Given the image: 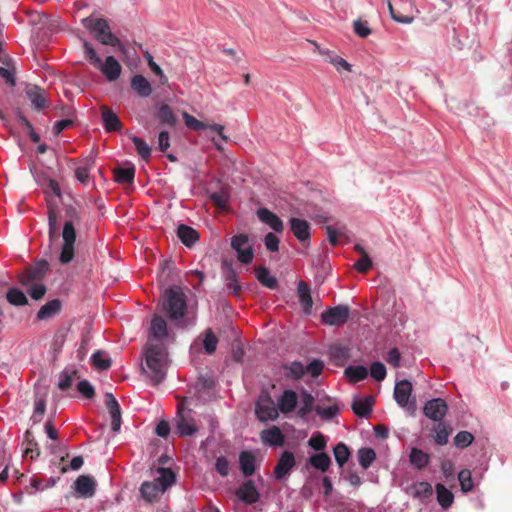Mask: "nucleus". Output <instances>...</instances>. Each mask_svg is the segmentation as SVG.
I'll return each instance as SVG.
<instances>
[{
    "label": "nucleus",
    "mask_w": 512,
    "mask_h": 512,
    "mask_svg": "<svg viewBox=\"0 0 512 512\" xmlns=\"http://www.w3.org/2000/svg\"><path fill=\"white\" fill-rule=\"evenodd\" d=\"M215 470L217 473H219L222 477H226L229 475L230 472V463L228 459L225 456H219L216 458L215 461Z\"/></svg>",
    "instance_id": "obj_59"
},
{
    "label": "nucleus",
    "mask_w": 512,
    "mask_h": 512,
    "mask_svg": "<svg viewBox=\"0 0 512 512\" xmlns=\"http://www.w3.org/2000/svg\"><path fill=\"white\" fill-rule=\"evenodd\" d=\"M345 375L352 382H359L364 380L368 375V370L364 366H349L345 369Z\"/></svg>",
    "instance_id": "obj_44"
},
{
    "label": "nucleus",
    "mask_w": 512,
    "mask_h": 512,
    "mask_svg": "<svg viewBox=\"0 0 512 512\" xmlns=\"http://www.w3.org/2000/svg\"><path fill=\"white\" fill-rule=\"evenodd\" d=\"M218 343V338L213 333L211 329H207L205 332V338L203 341V346L208 354H213L216 351Z\"/></svg>",
    "instance_id": "obj_52"
},
{
    "label": "nucleus",
    "mask_w": 512,
    "mask_h": 512,
    "mask_svg": "<svg viewBox=\"0 0 512 512\" xmlns=\"http://www.w3.org/2000/svg\"><path fill=\"white\" fill-rule=\"evenodd\" d=\"M320 53L326 56V61L332 64L338 72H342L343 70L347 72L352 71V65L349 64L344 58L334 54L331 51H320Z\"/></svg>",
    "instance_id": "obj_35"
},
{
    "label": "nucleus",
    "mask_w": 512,
    "mask_h": 512,
    "mask_svg": "<svg viewBox=\"0 0 512 512\" xmlns=\"http://www.w3.org/2000/svg\"><path fill=\"white\" fill-rule=\"evenodd\" d=\"M58 213L53 207L48 208L49 236L53 238L57 233Z\"/></svg>",
    "instance_id": "obj_60"
},
{
    "label": "nucleus",
    "mask_w": 512,
    "mask_h": 512,
    "mask_svg": "<svg viewBox=\"0 0 512 512\" xmlns=\"http://www.w3.org/2000/svg\"><path fill=\"white\" fill-rule=\"evenodd\" d=\"M354 33L361 38H366L371 34V29L367 21L358 19L353 23Z\"/></svg>",
    "instance_id": "obj_58"
},
{
    "label": "nucleus",
    "mask_w": 512,
    "mask_h": 512,
    "mask_svg": "<svg viewBox=\"0 0 512 512\" xmlns=\"http://www.w3.org/2000/svg\"><path fill=\"white\" fill-rule=\"evenodd\" d=\"M49 270V263L42 259L34 265L27 267L18 276V281L22 286L28 287L30 284L41 282Z\"/></svg>",
    "instance_id": "obj_8"
},
{
    "label": "nucleus",
    "mask_w": 512,
    "mask_h": 512,
    "mask_svg": "<svg viewBox=\"0 0 512 512\" xmlns=\"http://www.w3.org/2000/svg\"><path fill=\"white\" fill-rule=\"evenodd\" d=\"M168 335L167 323L162 316L154 315L149 328V336L154 342H161Z\"/></svg>",
    "instance_id": "obj_22"
},
{
    "label": "nucleus",
    "mask_w": 512,
    "mask_h": 512,
    "mask_svg": "<svg viewBox=\"0 0 512 512\" xmlns=\"http://www.w3.org/2000/svg\"><path fill=\"white\" fill-rule=\"evenodd\" d=\"M159 477L153 481H145L141 484L140 494L148 503L157 500L159 495L166 491L175 482V474L169 468H159Z\"/></svg>",
    "instance_id": "obj_5"
},
{
    "label": "nucleus",
    "mask_w": 512,
    "mask_h": 512,
    "mask_svg": "<svg viewBox=\"0 0 512 512\" xmlns=\"http://www.w3.org/2000/svg\"><path fill=\"white\" fill-rule=\"evenodd\" d=\"M297 293L303 312L305 314H310L312 311L313 300L309 285L304 281H299L297 285Z\"/></svg>",
    "instance_id": "obj_28"
},
{
    "label": "nucleus",
    "mask_w": 512,
    "mask_h": 512,
    "mask_svg": "<svg viewBox=\"0 0 512 512\" xmlns=\"http://www.w3.org/2000/svg\"><path fill=\"white\" fill-rule=\"evenodd\" d=\"M83 49L85 58L88 60V62L94 67L98 68L105 75L107 80L115 81L120 77L122 67L115 57L107 56L105 61L102 62L95 49L86 40H83Z\"/></svg>",
    "instance_id": "obj_4"
},
{
    "label": "nucleus",
    "mask_w": 512,
    "mask_h": 512,
    "mask_svg": "<svg viewBox=\"0 0 512 512\" xmlns=\"http://www.w3.org/2000/svg\"><path fill=\"white\" fill-rule=\"evenodd\" d=\"M373 404L374 400L372 397L357 399L352 403V410L358 417L367 418L372 412Z\"/></svg>",
    "instance_id": "obj_31"
},
{
    "label": "nucleus",
    "mask_w": 512,
    "mask_h": 512,
    "mask_svg": "<svg viewBox=\"0 0 512 512\" xmlns=\"http://www.w3.org/2000/svg\"><path fill=\"white\" fill-rule=\"evenodd\" d=\"M82 25L94 34V38L103 45L121 46V42L111 31L107 20L91 16L82 19Z\"/></svg>",
    "instance_id": "obj_6"
},
{
    "label": "nucleus",
    "mask_w": 512,
    "mask_h": 512,
    "mask_svg": "<svg viewBox=\"0 0 512 512\" xmlns=\"http://www.w3.org/2000/svg\"><path fill=\"white\" fill-rule=\"evenodd\" d=\"M314 401V397L310 393H303L301 398V407L297 412L298 416L305 418L311 412Z\"/></svg>",
    "instance_id": "obj_50"
},
{
    "label": "nucleus",
    "mask_w": 512,
    "mask_h": 512,
    "mask_svg": "<svg viewBox=\"0 0 512 512\" xmlns=\"http://www.w3.org/2000/svg\"><path fill=\"white\" fill-rule=\"evenodd\" d=\"M298 403V395L295 391L287 389L284 390L282 395L278 399L277 407L278 411L283 414H288L295 410Z\"/></svg>",
    "instance_id": "obj_24"
},
{
    "label": "nucleus",
    "mask_w": 512,
    "mask_h": 512,
    "mask_svg": "<svg viewBox=\"0 0 512 512\" xmlns=\"http://www.w3.org/2000/svg\"><path fill=\"white\" fill-rule=\"evenodd\" d=\"M236 496L246 504H254L259 500V492L254 481L247 480L236 490Z\"/></svg>",
    "instance_id": "obj_18"
},
{
    "label": "nucleus",
    "mask_w": 512,
    "mask_h": 512,
    "mask_svg": "<svg viewBox=\"0 0 512 512\" xmlns=\"http://www.w3.org/2000/svg\"><path fill=\"white\" fill-rule=\"evenodd\" d=\"M130 139L132 140L133 144L135 145V148L137 150V153L139 156L148 162L150 160L151 156V148L149 145L142 139L137 136H130Z\"/></svg>",
    "instance_id": "obj_43"
},
{
    "label": "nucleus",
    "mask_w": 512,
    "mask_h": 512,
    "mask_svg": "<svg viewBox=\"0 0 512 512\" xmlns=\"http://www.w3.org/2000/svg\"><path fill=\"white\" fill-rule=\"evenodd\" d=\"M105 404L111 416V428L118 432L121 427V410L117 399L111 393L105 395Z\"/></svg>",
    "instance_id": "obj_17"
},
{
    "label": "nucleus",
    "mask_w": 512,
    "mask_h": 512,
    "mask_svg": "<svg viewBox=\"0 0 512 512\" xmlns=\"http://www.w3.org/2000/svg\"><path fill=\"white\" fill-rule=\"evenodd\" d=\"M227 288L233 292L234 295L239 296L241 293V286L238 284L237 275L234 270L230 269L226 275Z\"/></svg>",
    "instance_id": "obj_55"
},
{
    "label": "nucleus",
    "mask_w": 512,
    "mask_h": 512,
    "mask_svg": "<svg viewBox=\"0 0 512 512\" xmlns=\"http://www.w3.org/2000/svg\"><path fill=\"white\" fill-rule=\"evenodd\" d=\"M131 87L141 97H148L152 93L149 81L142 75H135L132 77Z\"/></svg>",
    "instance_id": "obj_33"
},
{
    "label": "nucleus",
    "mask_w": 512,
    "mask_h": 512,
    "mask_svg": "<svg viewBox=\"0 0 512 512\" xmlns=\"http://www.w3.org/2000/svg\"><path fill=\"white\" fill-rule=\"evenodd\" d=\"M145 366L143 372L151 380L153 385H158L166 377L168 366V353L162 342H154L149 339L144 349Z\"/></svg>",
    "instance_id": "obj_1"
},
{
    "label": "nucleus",
    "mask_w": 512,
    "mask_h": 512,
    "mask_svg": "<svg viewBox=\"0 0 512 512\" xmlns=\"http://www.w3.org/2000/svg\"><path fill=\"white\" fill-rule=\"evenodd\" d=\"M255 414L261 422L276 420L279 416L278 407L268 390L263 389L255 403Z\"/></svg>",
    "instance_id": "obj_7"
},
{
    "label": "nucleus",
    "mask_w": 512,
    "mask_h": 512,
    "mask_svg": "<svg viewBox=\"0 0 512 512\" xmlns=\"http://www.w3.org/2000/svg\"><path fill=\"white\" fill-rule=\"evenodd\" d=\"M412 394V384L408 380H401L396 383L394 388V399L396 403L405 408L408 406L410 396Z\"/></svg>",
    "instance_id": "obj_21"
},
{
    "label": "nucleus",
    "mask_w": 512,
    "mask_h": 512,
    "mask_svg": "<svg viewBox=\"0 0 512 512\" xmlns=\"http://www.w3.org/2000/svg\"><path fill=\"white\" fill-rule=\"evenodd\" d=\"M376 459V453L372 448H361L358 450V460L360 465L367 469Z\"/></svg>",
    "instance_id": "obj_48"
},
{
    "label": "nucleus",
    "mask_w": 512,
    "mask_h": 512,
    "mask_svg": "<svg viewBox=\"0 0 512 512\" xmlns=\"http://www.w3.org/2000/svg\"><path fill=\"white\" fill-rule=\"evenodd\" d=\"M449 434V429L440 423L438 425V429L436 430L435 442L438 445H445L448 442Z\"/></svg>",
    "instance_id": "obj_64"
},
{
    "label": "nucleus",
    "mask_w": 512,
    "mask_h": 512,
    "mask_svg": "<svg viewBox=\"0 0 512 512\" xmlns=\"http://www.w3.org/2000/svg\"><path fill=\"white\" fill-rule=\"evenodd\" d=\"M65 215L68 218L62 230L63 245L59 256L62 264H68L74 258V244L76 241L75 223L81 220L80 211L72 205L65 208Z\"/></svg>",
    "instance_id": "obj_2"
},
{
    "label": "nucleus",
    "mask_w": 512,
    "mask_h": 512,
    "mask_svg": "<svg viewBox=\"0 0 512 512\" xmlns=\"http://www.w3.org/2000/svg\"><path fill=\"white\" fill-rule=\"evenodd\" d=\"M46 409V402L43 398L35 401L34 413L31 417L34 423L40 422Z\"/></svg>",
    "instance_id": "obj_62"
},
{
    "label": "nucleus",
    "mask_w": 512,
    "mask_h": 512,
    "mask_svg": "<svg viewBox=\"0 0 512 512\" xmlns=\"http://www.w3.org/2000/svg\"><path fill=\"white\" fill-rule=\"evenodd\" d=\"M334 457L337 462V464L340 467H343L344 464L349 460L351 452L348 448V446L343 443L339 442L333 449Z\"/></svg>",
    "instance_id": "obj_42"
},
{
    "label": "nucleus",
    "mask_w": 512,
    "mask_h": 512,
    "mask_svg": "<svg viewBox=\"0 0 512 512\" xmlns=\"http://www.w3.org/2000/svg\"><path fill=\"white\" fill-rule=\"evenodd\" d=\"M248 241V236L245 234L235 235L231 240V246L237 252L238 260L243 264L251 263L254 256L253 248Z\"/></svg>",
    "instance_id": "obj_9"
},
{
    "label": "nucleus",
    "mask_w": 512,
    "mask_h": 512,
    "mask_svg": "<svg viewBox=\"0 0 512 512\" xmlns=\"http://www.w3.org/2000/svg\"><path fill=\"white\" fill-rule=\"evenodd\" d=\"M331 463L332 460L330 456L325 452L313 454L308 458V464L321 472H326Z\"/></svg>",
    "instance_id": "obj_32"
},
{
    "label": "nucleus",
    "mask_w": 512,
    "mask_h": 512,
    "mask_svg": "<svg viewBox=\"0 0 512 512\" xmlns=\"http://www.w3.org/2000/svg\"><path fill=\"white\" fill-rule=\"evenodd\" d=\"M411 489L413 490V496L420 499H426L433 493L431 484L424 481L414 483Z\"/></svg>",
    "instance_id": "obj_47"
},
{
    "label": "nucleus",
    "mask_w": 512,
    "mask_h": 512,
    "mask_svg": "<svg viewBox=\"0 0 512 512\" xmlns=\"http://www.w3.org/2000/svg\"><path fill=\"white\" fill-rule=\"evenodd\" d=\"M156 117L161 124L168 125L170 127H175L177 124V117L168 104H162L159 107Z\"/></svg>",
    "instance_id": "obj_34"
},
{
    "label": "nucleus",
    "mask_w": 512,
    "mask_h": 512,
    "mask_svg": "<svg viewBox=\"0 0 512 512\" xmlns=\"http://www.w3.org/2000/svg\"><path fill=\"white\" fill-rule=\"evenodd\" d=\"M162 311L172 320H181L187 311V297L179 286H173L165 290L162 301Z\"/></svg>",
    "instance_id": "obj_3"
},
{
    "label": "nucleus",
    "mask_w": 512,
    "mask_h": 512,
    "mask_svg": "<svg viewBox=\"0 0 512 512\" xmlns=\"http://www.w3.org/2000/svg\"><path fill=\"white\" fill-rule=\"evenodd\" d=\"M458 480L460 483L461 490L464 493H467L473 489V480L471 471L468 469H463L458 473Z\"/></svg>",
    "instance_id": "obj_51"
},
{
    "label": "nucleus",
    "mask_w": 512,
    "mask_h": 512,
    "mask_svg": "<svg viewBox=\"0 0 512 512\" xmlns=\"http://www.w3.org/2000/svg\"><path fill=\"white\" fill-rule=\"evenodd\" d=\"M102 122L106 132H116L122 128V123L115 112L107 106L101 107Z\"/></svg>",
    "instance_id": "obj_25"
},
{
    "label": "nucleus",
    "mask_w": 512,
    "mask_h": 512,
    "mask_svg": "<svg viewBox=\"0 0 512 512\" xmlns=\"http://www.w3.org/2000/svg\"><path fill=\"white\" fill-rule=\"evenodd\" d=\"M474 440V436L468 431H460L454 437V444L458 448H466Z\"/></svg>",
    "instance_id": "obj_53"
},
{
    "label": "nucleus",
    "mask_w": 512,
    "mask_h": 512,
    "mask_svg": "<svg viewBox=\"0 0 512 512\" xmlns=\"http://www.w3.org/2000/svg\"><path fill=\"white\" fill-rule=\"evenodd\" d=\"M92 365L98 370H108L111 367V360L104 357V352L98 350L91 356Z\"/></svg>",
    "instance_id": "obj_49"
},
{
    "label": "nucleus",
    "mask_w": 512,
    "mask_h": 512,
    "mask_svg": "<svg viewBox=\"0 0 512 512\" xmlns=\"http://www.w3.org/2000/svg\"><path fill=\"white\" fill-rule=\"evenodd\" d=\"M261 440L264 443L274 447H281L285 443V437L281 429L277 426L263 430L261 432Z\"/></svg>",
    "instance_id": "obj_27"
},
{
    "label": "nucleus",
    "mask_w": 512,
    "mask_h": 512,
    "mask_svg": "<svg viewBox=\"0 0 512 512\" xmlns=\"http://www.w3.org/2000/svg\"><path fill=\"white\" fill-rule=\"evenodd\" d=\"M25 94L34 110L41 111L48 106V99L43 88L37 85H27Z\"/></svg>",
    "instance_id": "obj_14"
},
{
    "label": "nucleus",
    "mask_w": 512,
    "mask_h": 512,
    "mask_svg": "<svg viewBox=\"0 0 512 512\" xmlns=\"http://www.w3.org/2000/svg\"><path fill=\"white\" fill-rule=\"evenodd\" d=\"M296 465V459L291 451H283L274 467V477L278 480L286 478Z\"/></svg>",
    "instance_id": "obj_12"
},
{
    "label": "nucleus",
    "mask_w": 512,
    "mask_h": 512,
    "mask_svg": "<svg viewBox=\"0 0 512 512\" xmlns=\"http://www.w3.org/2000/svg\"><path fill=\"white\" fill-rule=\"evenodd\" d=\"M315 411H316V413L318 415H320L321 417H323L325 419H332L339 412V408L335 404L334 405H330L328 407L316 406L315 407Z\"/></svg>",
    "instance_id": "obj_61"
},
{
    "label": "nucleus",
    "mask_w": 512,
    "mask_h": 512,
    "mask_svg": "<svg viewBox=\"0 0 512 512\" xmlns=\"http://www.w3.org/2000/svg\"><path fill=\"white\" fill-rule=\"evenodd\" d=\"M61 301L59 299H53L44 304L37 312L38 320H47L58 314L61 310Z\"/></svg>",
    "instance_id": "obj_30"
},
{
    "label": "nucleus",
    "mask_w": 512,
    "mask_h": 512,
    "mask_svg": "<svg viewBox=\"0 0 512 512\" xmlns=\"http://www.w3.org/2000/svg\"><path fill=\"white\" fill-rule=\"evenodd\" d=\"M409 460L414 467L421 470L429 464L430 456L421 449L412 448Z\"/></svg>",
    "instance_id": "obj_38"
},
{
    "label": "nucleus",
    "mask_w": 512,
    "mask_h": 512,
    "mask_svg": "<svg viewBox=\"0 0 512 512\" xmlns=\"http://www.w3.org/2000/svg\"><path fill=\"white\" fill-rule=\"evenodd\" d=\"M290 230L302 243L309 242L311 238L310 224L308 221L296 217L289 219Z\"/></svg>",
    "instance_id": "obj_16"
},
{
    "label": "nucleus",
    "mask_w": 512,
    "mask_h": 512,
    "mask_svg": "<svg viewBox=\"0 0 512 512\" xmlns=\"http://www.w3.org/2000/svg\"><path fill=\"white\" fill-rule=\"evenodd\" d=\"M284 369L286 371L285 376L292 379H300L306 372L304 365L298 361L285 365Z\"/></svg>",
    "instance_id": "obj_46"
},
{
    "label": "nucleus",
    "mask_w": 512,
    "mask_h": 512,
    "mask_svg": "<svg viewBox=\"0 0 512 512\" xmlns=\"http://www.w3.org/2000/svg\"><path fill=\"white\" fill-rule=\"evenodd\" d=\"M448 410L446 402L441 398H435L426 402L423 412L429 419L440 422L445 417Z\"/></svg>",
    "instance_id": "obj_13"
},
{
    "label": "nucleus",
    "mask_w": 512,
    "mask_h": 512,
    "mask_svg": "<svg viewBox=\"0 0 512 512\" xmlns=\"http://www.w3.org/2000/svg\"><path fill=\"white\" fill-rule=\"evenodd\" d=\"M239 468L245 477L252 476L256 471V457L251 451H242L239 454Z\"/></svg>",
    "instance_id": "obj_26"
},
{
    "label": "nucleus",
    "mask_w": 512,
    "mask_h": 512,
    "mask_svg": "<svg viewBox=\"0 0 512 512\" xmlns=\"http://www.w3.org/2000/svg\"><path fill=\"white\" fill-rule=\"evenodd\" d=\"M177 236L187 247H192L199 240V233L194 228L185 224L178 226Z\"/></svg>",
    "instance_id": "obj_29"
},
{
    "label": "nucleus",
    "mask_w": 512,
    "mask_h": 512,
    "mask_svg": "<svg viewBox=\"0 0 512 512\" xmlns=\"http://www.w3.org/2000/svg\"><path fill=\"white\" fill-rule=\"evenodd\" d=\"M75 377H78L77 370L69 371V370L65 369L59 375V382L57 385L58 388L62 391L68 390L72 386L73 379Z\"/></svg>",
    "instance_id": "obj_45"
},
{
    "label": "nucleus",
    "mask_w": 512,
    "mask_h": 512,
    "mask_svg": "<svg viewBox=\"0 0 512 512\" xmlns=\"http://www.w3.org/2000/svg\"><path fill=\"white\" fill-rule=\"evenodd\" d=\"M77 390L87 399H91L95 395L94 387L87 380L80 381Z\"/></svg>",
    "instance_id": "obj_63"
},
{
    "label": "nucleus",
    "mask_w": 512,
    "mask_h": 512,
    "mask_svg": "<svg viewBox=\"0 0 512 512\" xmlns=\"http://www.w3.org/2000/svg\"><path fill=\"white\" fill-rule=\"evenodd\" d=\"M197 431V426L193 418L184 415V407L182 404L178 405L177 419H176V433L179 436H191Z\"/></svg>",
    "instance_id": "obj_15"
},
{
    "label": "nucleus",
    "mask_w": 512,
    "mask_h": 512,
    "mask_svg": "<svg viewBox=\"0 0 512 512\" xmlns=\"http://www.w3.org/2000/svg\"><path fill=\"white\" fill-rule=\"evenodd\" d=\"M321 317L322 321L327 325L340 326L348 321L350 308L345 305H338L323 312Z\"/></svg>",
    "instance_id": "obj_10"
},
{
    "label": "nucleus",
    "mask_w": 512,
    "mask_h": 512,
    "mask_svg": "<svg viewBox=\"0 0 512 512\" xmlns=\"http://www.w3.org/2000/svg\"><path fill=\"white\" fill-rule=\"evenodd\" d=\"M308 445L313 450L322 452L327 446V441H326V438L324 437V435H322L321 433H317L316 435H313L309 439Z\"/></svg>",
    "instance_id": "obj_57"
},
{
    "label": "nucleus",
    "mask_w": 512,
    "mask_h": 512,
    "mask_svg": "<svg viewBox=\"0 0 512 512\" xmlns=\"http://www.w3.org/2000/svg\"><path fill=\"white\" fill-rule=\"evenodd\" d=\"M257 280L269 289H276L278 287L277 279L272 276L266 267L260 266L255 268Z\"/></svg>",
    "instance_id": "obj_37"
},
{
    "label": "nucleus",
    "mask_w": 512,
    "mask_h": 512,
    "mask_svg": "<svg viewBox=\"0 0 512 512\" xmlns=\"http://www.w3.org/2000/svg\"><path fill=\"white\" fill-rule=\"evenodd\" d=\"M6 299L13 306H24L28 304V299L24 292L18 288H10L6 293Z\"/></svg>",
    "instance_id": "obj_41"
},
{
    "label": "nucleus",
    "mask_w": 512,
    "mask_h": 512,
    "mask_svg": "<svg viewBox=\"0 0 512 512\" xmlns=\"http://www.w3.org/2000/svg\"><path fill=\"white\" fill-rule=\"evenodd\" d=\"M437 501L444 509L449 508L453 501L454 496L443 484L438 483L436 485Z\"/></svg>",
    "instance_id": "obj_39"
},
{
    "label": "nucleus",
    "mask_w": 512,
    "mask_h": 512,
    "mask_svg": "<svg viewBox=\"0 0 512 512\" xmlns=\"http://www.w3.org/2000/svg\"><path fill=\"white\" fill-rule=\"evenodd\" d=\"M329 355L336 365L342 366L349 359L350 352L347 347L336 344L329 348Z\"/></svg>",
    "instance_id": "obj_36"
},
{
    "label": "nucleus",
    "mask_w": 512,
    "mask_h": 512,
    "mask_svg": "<svg viewBox=\"0 0 512 512\" xmlns=\"http://www.w3.org/2000/svg\"><path fill=\"white\" fill-rule=\"evenodd\" d=\"M135 177L134 166L114 169L115 181L120 184L133 183Z\"/></svg>",
    "instance_id": "obj_40"
},
{
    "label": "nucleus",
    "mask_w": 512,
    "mask_h": 512,
    "mask_svg": "<svg viewBox=\"0 0 512 512\" xmlns=\"http://www.w3.org/2000/svg\"><path fill=\"white\" fill-rule=\"evenodd\" d=\"M370 375L376 381H382L386 377V367L381 362H373L370 366Z\"/></svg>",
    "instance_id": "obj_56"
},
{
    "label": "nucleus",
    "mask_w": 512,
    "mask_h": 512,
    "mask_svg": "<svg viewBox=\"0 0 512 512\" xmlns=\"http://www.w3.org/2000/svg\"><path fill=\"white\" fill-rule=\"evenodd\" d=\"M182 117L184 119L185 125L192 130L200 131L205 129H211L215 131L221 140L224 142H227L229 140L228 136L224 134V126L220 124H206L198 119H196L194 116L190 115L188 112L184 111L182 112Z\"/></svg>",
    "instance_id": "obj_11"
},
{
    "label": "nucleus",
    "mask_w": 512,
    "mask_h": 512,
    "mask_svg": "<svg viewBox=\"0 0 512 512\" xmlns=\"http://www.w3.org/2000/svg\"><path fill=\"white\" fill-rule=\"evenodd\" d=\"M75 490L80 497L90 498L94 496L96 491V482L93 477L89 475L79 476L75 483Z\"/></svg>",
    "instance_id": "obj_19"
},
{
    "label": "nucleus",
    "mask_w": 512,
    "mask_h": 512,
    "mask_svg": "<svg viewBox=\"0 0 512 512\" xmlns=\"http://www.w3.org/2000/svg\"><path fill=\"white\" fill-rule=\"evenodd\" d=\"M259 220L268 225L272 230L277 233H282L284 230L283 221L273 212L267 208H260L257 210Z\"/></svg>",
    "instance_id": "obj_23"
},
{
    "label": "nucleus",
    "mask_w": 512,
    "mask_h": 512,
    "mask_svg": "<svg viewBox=\"0 0 512 512\" xmlns=\"http://www.w3.org/2000/svg\"><path fill=\"white\" fill-rule=\"evenodd\" d=\"M28 294L34 300H40L46 294L47 288L41 282H36L28 286Z\"/></svg>",
    "instance_id": "obj_54"
},
{
    "label": "nucleus",
    "mask_w": 512,
    "mask_h": 512,
    "mask_svg": "<svg viewBox=\"0 0 512 512\" xmlns=\"http://www.w3.org/2000/svg\"><path fill=\"white\" fill-rule=\"evenodd\" d=\"M0 62L5 65V67H0V77L8 86H16V67L13 59L8 55L0 54Z\"/></svg>",
    "instance_id": "obj_20"
}]
</instances>
